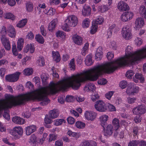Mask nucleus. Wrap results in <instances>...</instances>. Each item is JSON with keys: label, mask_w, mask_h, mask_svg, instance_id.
Listing matches in <instances>:
<instances>
[{"label": "nucleus", "mask_w": 146, "mask_h": 146, "mask_svg": "<svg viewBox=\"0 0 146 146\" xmlns=\"http://www.w3.org/2000/svg\"><path fill=\"white\" fill-rule=\"evenodd\" d=\"M117 68V66L113 65L110 62H106L96 66L82 74H78L68 77L65 79V83L61 81L56 84V86H58L60 90H61L64 91L69 88L77 90L80 86L81 83L87 80L95 81L103 74L112 73Z\"/></svg>", "instance_id": "nucleus-1"}, {"label": "nucleus", "mask_w": 146, "mask_h": 146, "mask_svg": "<svg viewBox=\"0 0 146 146\" xmlns=\"http://www.w3.org/2000/svg\"><path fill=\"white\" fill-rule=\"evenodd\" d=\"M48 93L45 87H42L32 91L29 93L20 94L17 96L16 100L12 101H6L5 100V105L2 106V108L5 110L11 108L13 106H19L23 104L25 102L31 100H36L41 101V106L46 105L48 103L50 100L47 95L48 94H54L58 92V90L56 83L51 82L48 87Z\"/></svg>", "instance_id": "nucleus-2"}, {"label": "nucleus", "mask_w": 146, "mask_h": 146, "mask_svg": "<svg viewBox=\"0 0 146 146\" xmlns=\"http://www.w3.org/2000/svg\"><path fill=\"white\" fill-rule=\"evenodd\" d=\"M146 56V47L133 53V48L128 46L125 50V56L119 58L110 62L112 65H117L118 68L123 66H129L133 65L135 62L143 58Z\"/></svg>", "instance_id": "nucleus-3"}, {"label": "nucleus", "mask_w": 146, "mask_h": 146, "mask_svg": "<svg viewBox=\"0 0 146 146\" xmlns=\"http://www.w3.org/2000/svg\"><path fill=\"white\" fill-rule=\"evenodd\" d=\"M8 30H6V27L4 26H2L0 32L2 37L1 40L2 44L4 46L5 49L7 50H9L11 48L9 41L8 38L5 37V35L6 34Z\"/></svg>", "instance_id": "nucleus-4"}, {"label": "nucleus", "mask_w": 146, "mask_h": 146, "mask_svg": "<svg viewBox=\"0 0 146 146\" xmlns=\"http://www.w3.org/2000/svg\"><path fill=\"white\" fill-rule=\"evenodd\" d=\"M139 90V88L134 83L132 82L129 84L126 92L128 95H133L138 93Z\"/></svg>", "instance_id": "nucleus-5"}, {"label": "nucleus", "mask_w": 146, "mask_h": 146, "mask_svg": "<svg viewBox=\"0 0 146 146\" xmlns=\"http://www.w3.org/2000/svg\"><path fill=\"white\" fill-rule=\"evenodd\" d=\"M94 106L98 111L100 112H105L107 109L106 104L101 100H98L96 101L95 102Z\"/></svg>", "instance_id": "nucleus-6"}, {"label": "nucleus", "mask_w": 146, "mask_h": 146, "mask_svg": "<svg viewBox=\"0 0 146 146\" xmlns=\"http://www.w3.org/2000/svg\"><path fill=\"white\" fill-rule=\"evenodd\" d=\"M78 21V18L74 15H71L68 16L65 21V22H66L69 26L72 27H75L77 25Z\"/></svg>", "instance_id": "nucleus-7"}, {"label": "nucleus", "mask_w": 146, "mask_h": 146, "mask_svg": "<svg viewBox=\"0 0 146 146\" xmlns=\"http://www.w3.org/2000/svg\"><path fill=\"white\" fill-rule=\"evenodd\" d=\"M122 37L126 40L130 39L132 37V34L131 29L128 26L124 27L121 31Z\"/></svg>", "instance_id": "nucleus-8"}, {"label": "nucleus", "mask_w": 146, "mask_h": 146, "mask_svg": "<svg viewBox=\"0 0 146 146\" xmlns=\"http://www.w3.org/2000/svg\"><path fill=\"white\" fill-rule=\"evenodd\" d=\"M21 74V72L17 71L13 74L7 75L5 80L9 82H16L18 80Z\"/></svg>", "instance_id": "nucleus-9"}, {"label": "nucleus", "mask_w": 146, "mask_h": 146, "mask_svg": "<svg viewBox=\"0 0 146 146\" xmlns=\"http://www.w3.org/2000/svg\"><path fill=\"white\" fill-rule=\"evenodd\" d=\"M133 113L137 115H141L144 114L146 112V107L142 104L138 105L133 110Z\"/></svg>", "instance_id": "nucleus-10"}, {"label": "nucleus", "mask_w": 146, "mask_h": 146, "mask_svg": "<svg viewBox=\"0 0 146 146\" xmlns=\"http://www.w3.org/2000/svg\"><path fill=\"white\" fill-rule=\"evenodd\" d=\"M132 12L127 11L123 13L121 15V20L123 22H126L131 20L133 16Z\"/></svg>", "instance_id": "nucleus-11"}, {"label": "nucleus", "mask_w": 146, "mask_h": 146, "mask_svg": "<svg viewBox=\"0 0 146 146\" xmlns=\"http://www.w3.org/2000/svg\"><path fill=\"white\" fill-rule=\"evenodd\" d=\"M84 115L86 119L89 121H93L96 118L97 114L93 111H86Z\"/></svg>", "instance_id": "nucleus-12"}, {"label": "nucleus", "mask_w": 146, "mask_h": 146, "mask_svg": "<svg viewBox=\"0 0 146 146\" xmlns=\"http://www.w3.org/2000/svg\"><path fill=\"white\" fill-rule=\"evenodd\" d=\"M117 7L120 11H126L129 9L128 5L123 1H119L118 3Z\"/></svg>", "instance_id": "nucleus-13"}, {"label": "nucleus", "mask_w": 146, "mask_h": 146, "mask_svg": "<svg viewBox=\"0 0 146 146\" xmlns=\"http://www.w3.org/2000/svg\"><path fill=\"white\" fill-rule=\"evenodd\" d=\"M133 80L136 83L139 82L143 83L144 81V78L142 74L137 73L135 74V76L133 77Z\"/></svg>", "instance_id": "nucleus-14"}, {"label": "nucleus", "mask_w": 146, "mask_h": 146, "mask_svg": "<svg viewBox=\"0 0 146 146\" xmlns=\"http://www.w3.org/2000/svg\"><path fill=\"white\" fill-rule=\"evenodd\" d=\"M23 130L22 127L19 126L15 127L13 128L11 134L14 136L17 134L21 135L23 134Z\"/></svg>", "instance_id": "nucleus-15"}, {"label": "nucleus", "mask_w": 146, "mask_h": 146, "mask_svg": "<svg viewBox=\"0 0 146 146\" xmlns=\"http://www.w3.org/2000/svg\"><path fill=\"white\" fill-rule=\"evenodd\" d=\"M108 119V116L106 115H102L100 117L101 125L105 129V127L107 125V121Z\"/></svg>", "instance_id": "nucleus-16"}, {"label": "nucleus", "mask_w": 146, "mask_h": 146, "mask_svg": "<svg viewBox=\"0 0 146 146\" xmlns=\"http://www.w3.org/2000/svg\"><path fill=\"white\" fill-rule=\"evenodd\" d=\"M85 92H94L95 90V86L93 83H90L86 84L84 88Z\"/></svg>", "instance_id": "nucleus-17"}, {"label": "nucleus", "mask_w": 146, "mask_h": 146, "mask_svg": "<svg viewBox=\"0 0 146 146\" xmlns=\"http://www.w3.org/2000/svg\"><path fill=\"white\" fill-rule=\"evenodd\" d=\"M102 48L101 46L98 48L95 53V58L97 60H100L102 56Z\"/></svg>", "instance_id": "nucleus-18"}, {"label": "nucleus", "mask_w": 146, "mask_h": 146, "mask_svg": "<svg viewBox=\"0 0 146 146\" xmlns=\"http://www.w3.org/2000/svg\"><path fill=\"white\" fill-rule=\"evenodd\" d=\"M135 26L138 29L142 27L144 24V21L143 18L138 17L135 21Z\"/></svg>", "instance_id": "nucleus-19"}, {"label": "nucleus", "mask_w": 146, "mask_h": 146, "mask_svg": "<svg viewBox=\"0 0 146 146\" xmlns=\"http://www.w3.org/2000/svg\"><path fill=\"white\" fill-rule=\"evenodd\" d=\"M36 129V127L34 125L28 126L26 128V133L27 135H29L34 132Z\"/></svg>", "instance_id": "nucleus-20"}, {"label": "nucleus", "mask_w": 146, "mask_h": 146, "mask_svg": "<svg viewBox=\"0 0 146 146\" xmlns=\"http://www.w3.org/2000/svg\"><path fill=\"white\" fill-rule=\"evenodd\" d=\"M13 122L19 125H22L25 123V121L23 119L18 116L13 117L12 119Z\"/></svg>", "instance_id": "nucleus-21"}, {"label": "nucleus", "mask_w": 146, "mask_h": 146, "mask_svg": "<svg viewBox=\"0 0 146 146\" xmlns=\"http://www.w3.org/2000/svg\"><path fill=\"white\" fill-rule=\"evenodd\" d=\"M72 39L74 42L78 45H81L82 44V38L80 36L75 35L72 37Z\"/></svg>", "instance_id": "nucleus-22"}, {"label": "nucleus", "mask_w": 146, "mask_h": 146, "mask_svg": "<svg viewBox=\"0 0 146 146\" xmlns=\"http://www.w3.org/2000/svg\"><path fill=\"white\" fill-rule=\"evenodd\" d=\"M58 22L57 19H53L49 23L48 26V30L52 32L55 28L56 25Z\"/></svg>", "instance_id": "nucleus-23"}, {"label": "nucleus", "mask_w": 146, "mask_h": 146, "mask_svg": "<svg viewBox=\"0 0 146 146\" xmlns=\"http://www.w3.org/2000/svg\"><path fill=\"white\" fill-rule=\"evenodd\" d=\"M113 128L111 124L108 125L107 127L106 130L105 131L104 135L106 136H110L112 135Z\"/></svg>", "instance_id": "nucleus-24"}, {"label": "nucleus", "mask_w": 146, "mask_h": 146, "mask_svg": "<svg viewBox=\"0 0 146 146\" xmlns=\"http://www.w3.org/2000/svg\"><path fill=\"white\" fill-rule=\"evenodd\" d=\"M52 55L53 59L56 62L60 61L61 59L60 56L58 52L53 51L52 52Z\"/></svg>", "instance_id": "nucleus-25"}, {"label": "nucleus", "mask_w": 146, "mask_h": 146, "mask_svg": "<svg viewBox=\"0 0 146 146\" xmlns=\"http://www.w3.org/2000/svg\"><path fill=\"white\" fill-rule=\"evenodd\" d=\"M8 31L9 33L8 35L11 38H13L16 35V32L14 27L12 25H10L8 28Z\"/></svg>", "instance_id": "nucleus-26"}, {"label": "nucleus", "mask_w": 146, "mask_h": 146, "mask_svg": "<svg viewBox=\"0 0 146 146\" xmlns=\"http://www.w3.org/2000/svg\"><path fill=\"white\" fill-rule=\"evenodd\" d=\"M91 9L89 6H86L84 7L82 10V14L83 15L88 16L91 13Z\"/></svg>", "instance_id": "nucleus-27"}, {"label": "nucleus", "mask_w": 146, "mask_h": 146, "mask_svg": "<svg viewBox=\"0 0 146 146\" xmlns=\"http://www.w3.org/2000/svg\"><path fill=\"white\" fill-rule=\"evenodd\" d=\"M50 117L52 119L57 118L59 115V113L56 109L50 110L49 112Z\"/></svg>", "instance_id": "nucleus-28"}, {"label": "nucleus", "mask_w": 146, "mask_h": 146, "mask_svg": "<svg viewBox=\"0 0 146 146\" xmlns=\"http://www.w3.org/2000/svg\"><path fill=\"white\" fill-rule=\"evenodd\" d=\"M139 130L140 128L137 126H135L133 128L131 133L134 138H136L137 137H138Z\"/></svg>", "instance_id": "nucleus-29"}, {"label": "nucleus", "mask_w": 146, "mask_h": 146, "mask_svg": "<svg viewBox=\"0 0 146 146\" xmlns=\"http://www.w3.org/2000/svg\"><path fill=\"white\" fill-rule=\"evenodd\" d=\"M112 124L113 129L115 131L117 130L120 127L119 121L117 118H115L113 119Z\"/></svg>", "instance_id": "nucleus-30"}, {"label": "nucleus", "mask_w": 146, "mask_h": 146, "mask_svg": "<svg viewBox=\"0 0 146 146\" xmlns=\"http://www.w3.org/2000/svg\"><path fill=\"white\" fill-rule=\"evenodd\" d=\"M92 57L91 54H89L86 56L85 59V63L86 65L90 66L93 64V62L92 60Z\"/></svg>", "instance_id": "nucleus-31"}, {"label": "nucleus", "mask_w": 146, "mask_h": 146, "mask_svg": "<svg viewBox=\"0 0 146 146\" xmlns=\"http://www.w3.org/2000/svg\"><path fill=\"white\" fill-rule=\"evenodd\" d=\"M24 44V40L22 38H19L17 42V48L18 50L21 51L23 48Z\"/></svg>", "instance_id": "nucleus-32"}, {"label": "nucleus", "mask_w": 146, "mask_h": 146, "mask_svg": "<svg viewBox=\"0 0 146 146\" xmlns=\"http://www.w3.org/2000/svg\"><path fill=\"white\" fill-rule=\"evenodd\" d=\"M110 7L108 5H103L99 6L98 7V10L99 11L102 13L108 11Z\"/></svg>", "instance_id": "nucleus-33"}, {"label": "nucleus", "mask_w": 146, "mask_h": 146, "mask_svg": "<svg viewBox=\"0 0 146 146\" xmlns=\"http://www.w3.org/2000/svg\"><path fill=\"white\" fill-rule=\"evenodd\" d=\"M27 22V19H24L20 21L17 25V26L19 28L23 27L26 25Z\"/></svg>", "instance_id": "nucleus-34"}, {"label": "nucleus", "mask_w": 146, "mask_h": 146, "mask_svg": "<svg viewBox=\"0 0 146 146\" xmlns=\"http://www.w3.org/2000/svg\"><path fill=\"white\" fill-rule=\"evenodd\" d=\"M139 13L146 20V10L144 6H142L140 7L139 9Z\"/></svg>", "instance_id": "nucleus-35"}, {"label": "nucleus", "mask_w": 146, "mask_h": 146, "mask_svg": "<svg viewBox=\"0 0 146 146\" xmlns=\"http://www.w3.org/2000/svg\"><path fill=\"white\" fill-rule=\"evenodd\" d=\"M35 39L39 43L43 44L44 42V39L43 37L39 34L36 35L35 37Z\"/></svg>", "instance_id": "nucleus-36"}, {"label": "nucleus", "mask_w": 146, "mask_h": 146, "mask_svg": "<svg viewBox=\"0 0 146 146\" xmlns=\"http://www.w3.org/2000/svg\"><path fill=\"white\" fill-rule=\"evenodd\" d=\"M104 19L101 16H99L94 21H93L92 22L94 23L95 24L97 25H101L102 24V23L104 22Z\"/></svg>", "instance_id": "nucleus-37"}, {"label": "nucleus", "mask_w": 146, "mask_h": 146, "mask_svg": "<svg viewBox=\"0 0 146 146\" xmlns=\"http://www.w3.org/2000/svg\"><path fill=\"white\" fill-rule=\"evenodd\" d=\"M56 36L57 37H60L63 39H64L66 37V34L62 31H58L56 34Z\"/></svg>", "instance_id": "nucleus-38"}, {"label": "nucleus", "mask_w": 146, "mask_h": 146, "mask_svg": "<svg viewBox=\"0 0 146 146\" xmlns=\"http://www.w3.org/2000/svg\"><path fill=\"white\" fill-rule=\"evenodd\" d=\"M26 8L27 11L29 12L32 11L33 8V4L31 2L27 3L26 5Z\"/></svg>", "instance_id": "nucleus-39"}, {"label": "nucleus", "mask_w": 146, "mask_h": 146, "mask_svg": "<svg viewBox=\"0 0 146 146\" xmlns=\"http://www.w3.org/2000/svg\"><path fill=\"white\" fill-rule=\"evenodd\" d=\"M98 25L95 24L94 23L92 22V25L91 28L90 33L92 34H94L97 31L98 29Z\"/></svg>", "instance_id": "nucleus-40"}, {"label": "nucleus", "mask_w": 146, "mask_h": 146, "mask_svg": "<svg viewBox=\"0 0 146 146\" xmlns=\"http://www.w3.org/2000/svg\"><path fill=\"white\" fill-rule=\"evenodd\" d=\"M4 18L8 19H10L12 20H14L15 19V16L10 13H5Z\"/></svg>", "instance_id": "nucleus-41"}, {"label": "nucleus", "mask_w": 146, "mask_h": 146, "mask_svg": "<svg viewBox=\"0 0 146 146\" xmlns=\"http://www.w3.org/2000/svg\"><path fill=\"white\" fill-rule=\"evenodd\" d=\"M90 23V19L88 18L85 19L82 22V26L84 28H87L89 26Z\"/></svg>", "instance_id": "nucleus-42"}, {"label": "nucleus", "mask_w": 146, "mask_h": 146, "mask_svg": "<svg viewBox=\"0 0 146 146\" xmlns=\"http://www.w3.org/2000/svg\"><path fill=\"white\" fill-rule=\"evenodd\" d=\"M33 73V70L31 68L25 69L23 71V74L25 75L29 76Z\"/></svg>", "instance_id": "nucleus-43"}, {"label": "nucleus", "mask_w": 146, "mask_h": 146, "mask_svg": "<svg viewBox=\"0 0 146 146\" xmlns=\"http://www.w3.org/2000/svg\"><path fill=\"white\" fill-rule=\"evenodd\" d=\"M69 66L71 70L74 71L75 70L76 67L74 58H72L70 61L69 63Z\"/></svg>", "instance_id": "nucleus-44"}, {"label": "nucleus", "mask_w": 146, "mask_h": 146, "mask_svg": "<svg viewBox=\"0 0 146 146\" xmlns=\"http://www.w3.org/2000/svg\"><path fill=\"white\" fill-rule=\"evenodd\" d=\"M109 29L114 33H117L118 31V28L116 26L115 24H113L110 26Z\"/></svg>", "instance_id": "nucleus-45"}, {"label": "nucleus", "mask_w": 146, "mask_h": 146, "mask_svg": "<svg viewBox=\"0 0 146 146\" xmlns=\"http://www.w3.org/2000/svg\"><path fill=\"white\" fill-rule=\"evenodd\" d=\"M75 125L76 127L79 129L83 128L85 126V124L84 123L79 121H77Z\"/></svg>", "instance_id": "nucleus-46"}, {"label": "nucleus", "mask_w": 146, "mask_h": 146, "mask_svg": "<svg viewBox=\"0 0 146 146\" xmlns=\"http://www.w3.org/2000/svg\"><path fill=\"white\" fill-rule=\"evenodd\" d=\"M89 46V44L88 43L85 44V45L82 48V51L81 53L84 55H85L86 54L87 50L88 49Z\"/></svg>", "instance_id": "nucleus-47"}, {"label": "nucleus", "mask_w": 146, "mask_h": 146, "mask_svg": "<svg viewBox=\"0 0 146 146\" xmlns=\"http://www.w3.org/2000/svg\"><path fill=\"white\" fill-rule=\"evenodd\" d=\"M37 63L38 65L40 66H43L45 64V60L43 57H41L40 58V59L38 60Z\"/></svg>", "instance_id": "nucleus-48"}, {"label": "nucleus", "mask_w": 146, "mask_h": 146, "mask_svg": "<svg viewBox=\"0 0 146 146\" xmlns=\"http://www.w3.org/2000/svg\"><path fill=\"white\" fill-rule=\"evenodd\" d=\"M36 142V137L35 134H33L30 137L29 142L33 144H35Z\"/></svg>", "instance_id": "nucleus-49"}, {"label": "nucleus", "mask_w": 146, "mask_h": 146, "mask_svg": "<svg viewBox=\"0 0 146 146\" xmlns=\"http://www.w3.org/2000/svg\"><path fill=\"white\" fill-rule=\"evenodd\" d=\"M134 74L132 70H129L127 71L126 73V76L128 78L131 79L132 78V76Z\"/></svg>", "instance_id": "nucleus-50"}, {"label": "nucleus", "mask_w": 146, "mask_h": 146, "mask_svg": "<svg viewBox=\"0 0 146 146\" xmlns=\"http://www.w3.org/2000/svg\"><path fill=\"white\" fill-rule=\"evenodd\" d=\"M5 105V100H0V116L1 115L2 112L3 110H5V109H2V106Z\"/></svg>", "instance_id": "nucleus-51"}, {"label": "nucleus", "mask_w": 146, "mask_h": 146, "mask_svg": "<svg viewBox=\"0 0 146 146\" xmlns=\"http://www.w3.org/2000/svg\"><path fill=\"white\" fill-rule=\"evenodd\" d=\"M65 121L63 119H60L55 120L54 121V124L56 126L61 125L62 123Z\"/></svg>", "instance_id": "nucleus-52"}, {"label": "nucleus", "mask_w": 146, "mask_h": 146, "mask_svg": "<svg viewBox=\"0 0 146 146\" xmlns=\"http://www.w3.org/2000/svg\"><path fill=\"white\" fill-rule=\"evenodd\" d=\"M27 45L28 46V48L30 53H33L35 51L34 45L32 44H28Z\"/></svg>", "instance_id": "nucleus-53"}, {"label": "nucleus", "mask_w": 146, "mask_h": 146, "mask_svg": "<svg viewBox=\"0 0 146 146\" xmlns=\"http://www.w3.org/2000/svg\"><path fill=\"white\" fill-rule=\"evenodd\" d=\"M138 143V140L130 141L128 144V146H137Z\"/></svg>", "instance_id": "nucleus-54"}, {"label": "nucleus", "mask_w": 146, "mask_h": 146, "mask_svg": "<svg viewBox=\"0 0 146 146\" xmlns=\"http://www.w3.org/2000/svg\"><path fill=\"white\" fill-rule=\"evenodd\" d=\"M127 82L126 81H122L119 84L120 87L122 89H124L127 86Z\"/></svg>", "instance_id": "nucleus-55"}, {"label": "nucleus", "mask_w": 146, "mask_h": 146, "mask_svg": "<svg viewBox=\"0 0 146 146\" xmlns=\"http://www.w3.org/2000/svg\"><path fill=\"white\" fill-rule=\"evenodd\" d=\"M107 82V81L106 79L102 78L99 80L98 83L99 84L104 85L106 84Z\"/></svg>", "instance_id": "nucleus-56"}, {"label": "nucleus", "mask_w": 146, "mask_h": 146, "mask_svg": "<svg viewBox=\"0 0 146 146\" xmlns=\"http://www.w3.org/2000/svg\"><path fill=\"white\" fill-rule=\"evenodd\" d=\"M69 27L70 26L68 25L67 24L66 22H65V23L62 26V29L63 30L68 32L70 31Z\"/></svg>", "instance_id": "nucleus-57"}, {"label": "nucleus", "mask_w": 146, "mask_h": 146, "mask_svg": "<svg viewBox=\"0 0 146 146\" xmlns=\"http://www.w3.org/2000/svg\"><path fill=\"white\" fill-rule=\"evenodd\" d=\"M74 100V97L72 96L67 95L66 97V101L68 102H72Z\"/></svg>", "instance_id": "nucleus-58"}, {"label": "nucleus", "mask_w": 146, "mask_h": 146, "mask_svg": "<svg viewBox=\"0 0 146 146\" xmlns=\"http://www.w3.org/2000/svg\"><path fill=\"white\" fill-rule=\"evenodd\" d=\"M113 91H110L105 94V96L106 98L109 100H110L111 96L113 94Z\"/></svg>", "instance_id": "nucleus-59"}, {"label": "nucleus", "mask_w": 146, "mask_h": 146, "mask_svg": "<svg viewBox=\"0 0 146 146\" xmlns=\"http://www.w3.org/2000/svg\"><path fill=\"white\" fill-rule=\"evenodd\" d=\"M40 32L42 35L45 36H46V32L43 25H42L40 27Z\"/></svg>", "instance_id": "nucleus-60"}, {"label": "nucleus", "mask_w": 146, "mask_h": 146, "mask_svg": "<svg viewBox=\"0 0 146 146\" xmlns=\"http://www.w3.org/2000/svg\"><path fill=\"white\" fill-rule=\"evenodd\" d=\"M136 43L137 46H140L142 43V39L139 37H137L135 39Z\"/></svg>", "instance_id": "nucleus-61"}, {"label": "nucleus", "mask_w": 146, "mask_h": 146, "mask_svg": "<svg viewBox=\"0 0 146 146\" xmlns=\"http://www.w3.org/2000/svg\"><path fill=\"white\" fill-rule=\"evenodd\" d=\"M26 38L29 40H32L34 38V35L33 32L30 31L29 33L26 36Z\"/></svg>", "instance_id": "nucleus-62"}, {"label": "nucleus", "mask_w": 146, "mask_h": 146, "mask_svg": "<svg viewBox=\"0 0 146 146\" xmlns=\"http://www.w3.org/2000/svg\"><path fill=\"white\" fill-rule=\"evenodd\" d=\"M26 86L30 90H32L34 89V86L31 82L29 81L27 82Z\"/></svg>", "instance_id": "nucleus-63"}, {"label": "nucleus", "mask_w": 146, "mask_h": 146, "mask_svg": "<svg viewBox=\"0 0 146 146\" xmlns=\"http://www.w3.org/2000/svg\"><path fill=\"white\" fill-rule=\"evenodd\" d=\"M67 121L68 123L70 124H74L75 122L74 119L71 117H68L67 118Z\"/></svg>", "instance_id": "nucleus-64"}]
</instances>
